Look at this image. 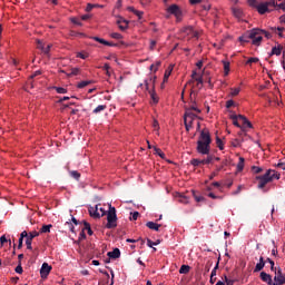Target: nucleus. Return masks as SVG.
<instances>
[{"mask_svg":"<svg viewBox=\"0 0 285 285\" xmlns=\"http://www.w3.org/2000/svg\"><path fill=\"white\" fill-rule=\"evenodd\" d=\"M155 154L158 155V157H160L161 159H164L166 157V154H164V151H161V149L154 147Z\"/></svg>","mask_w":285,"mask_h":285,"instance_id":"obj_43","label":"nucleus"},{"mask_svg":"<svg viewBox=\"0 0 285 285\" xmlns=\"http://www.w3.org/2000/svg\"><path fill=\"white\" fill-rule=\"evenodd\" d=\"M281 175L274 169H268L263 176H257L258 188H266V184H271L273 179H279Z\"/></svg>","mask_w":285,"mask_h":285,"instance_id":"obj_2","label":"nucleus"},{"mask_svg":"<svg viewBox=\"0 0 285 285\" xmlns=\"http://www.w3.org/2000/svg\"><path fill=\"white\" fill-rule=\"evenodd\" d=\"M50 271H52V266H50L48 263H43L40 268V276L42 277V279H46V277L50 275Z\"/></svg>","mask_w":285,"mask_h":285,"instance_id":"obj_13","label":"nucleus"},{"mask_svg":"<svg viewBox=\"0 0 285 285\" xmlns=\"http://www.w3.org/2000/svg\"><path fill=\"white\" fill-rule=\"evenodd\" d=\"M16 273H18V275H22L23 274V267L21 266V262H18V266L14 268Z\"/></svg>","mask_w":285,"mask_h":285,"instance_id":"obj_46","label":"nucleus"},{"mask_svg":"<svg viewBox=\"0 0 285 285\" xmlns=\"http://www.w3.org/2000/svg\"><path fill=\"white\" fill-rule=\"evenodd\" d=\"M107 108L108 107L106 105H99L92 110V112L94 115H99V112H104V110H106Z\"/></svg>","mask_w":285,"mask_h":285,"instance_id":"obj_26","label":"nucleus"},{"mask_svg":"<svg viewBox=\"0 0 285 285\" xmlns=\"http://www.w3.org/2000/svg\"><path fill=\"white\" fill-rule=\"evenodd\" d=\"M268 4L276 10H285V0H269Z\"/></svg>","mask_w":285,"mask_h":285,"instance_id":"obj_12","label":"nucleus"},{"mask_svg":"<svg viewBox=\"0 0 285 285\" xmlns=\"http://www.w3.org/2000/svg\"><path fill=\"white\" fill-rule=\"evenodd\" d=\"M261 279L262 282H265L268 285H277L273 283V276H271V274H267L266 272L261 273Z\"/></svg>","mask_w":285,"mask_h":285,"instance_id":"obj_15","label":"nucleus"},{"mask_svg":"<svg viewBox=\"0 0 285 285\" xmlns=\"http://www.w3.org/2000/svg\"><path fill=\"white\" fill-rule=\"evenodd\" d=\"M53 88L58 92V95H66V92H68V89L63 87H53Z\"/></svg>","mask_w":285,"mask_h":285,"instance_id":"obj_44","label":"nucleus"},{"mask_svg":"<svg viewBox=\"0 0 285 285\" xmlns=\"http://www.w3.org/2000/svg\"><path fill=\"white\" fill-rule=\"evenodd\" d=\"M71 22H73L75 26H83V23H81V20L78 18H71Z\"/></svg>","mask_w":285,"mask_h":285,"instance_id":"obj_58","label":"nucleus"},{"mask_svg":"<svg viewBox=\"0 0 285 285\" xmlns=\"http://www.w3.org/2000/svg\"><path fill=\"white\" fill-rule=\"evenodd\" d=\"M190 164H191V166H194V167L202 166V160H199V159H197V158H193V159L190 160Z\"/></svg>","mask_w":285,"mask_h":285,"instance_id":"obj_47","label":"nucleus"},{"mask_svg":"<svg viewBox=\"0 0 285 285\" xmlns=\"http://www.w3.org/2000/svg\"><path fill=\"white\" fill-rule=\"evenodd\" d=\"M77 57H78L79 59H88V55H87V53L78 52V53H77Z\"/></svg>","mask_w":285,"mask_h":285,"instance_id":"obj_63","label":"nucleus"},{"mask_svg":"<svg viewBox=\"0 0 285 285\" xmlns=\"http://www.w3.org/2000/svg\"><path fill=\"white\" fill-rule=\"evenodd\" d=\"M196 81H197V86H198L199 88H202V86H204V78L198 77V78H196Z\"/></svg>","mask_w":285,"mask_h":285,"instance_id":"obj_59","label":"nucleus"},{"mask_svg":"<svg viewBox=\"0 0 285 285\" xmlns=\"http://www.w3.org/2000/svg\"><path fill=\"white\" fill-rule=\"evenodd\" d=\"M80 69L79 68H72L71 72L67 75V77H77L79 75Z\"/></svg>","mask_w":285,"mask_h":285,"instance_id":"obj_41","label":"nucleus"},{"mask_svg":"<svg viewBox=\"0 0 285 285\" xmlns=\"http://www.w3.org/2000/svg\"><path fill=\"white\" fill-rule=\"evenodd\" d=\"M197 119V115H195L190 110H186L184 115V124L187 132H190V128H193V122Z\"/></svg>","mask_w":285,"mask_h":285,"instance_id":"obj_6","label":"nucleus"},{"mask_svg":"<svg viewBox=\"0 0 285 285\" xmlns=\"http://www.w3.org/2000/svg\"><path fill=\"white\" fill-rule=\"evenodd\" d=\"M127 10L129 12H132L134 14H136V17H138V19H141L144 17V11H139V10L135 9V7H128Z\"/></svg>","mask_w":285,"mask_h":285,"instance_id":"obj_22","label":"nucleus"},{"mask_svg":"<svg viewBox=\"0 0 285 285\" xmlns=\"http://www.w3.org/2000/svg\"><path fill=\"white\" fill-rule=\"evenodd\" d=\"M107 255L110 257V259H119V257H121V252L119 248H115L112 252H108Z\"/></svg>","mask_w":285,"mask_h":285,"instance_id":"obj_21","label":"nucleus"},{"mask_svg":"<svg viewBox=\"0 0 285 285\" xmlns=\"http://www.w3.org/2000/svg\"><path fill=\"white\" fill-rule=\"evenodd\" d=\"M156 79H157V77H154V78L151 77L148 80H145V87L151 97V101L154 104H159V97H157V92H155V80Z\"/></svg>","mask_w":285,"mask_h":285,"instance_id":"obj_3","label":"nucleus"},{"mask_svg":"<svg viewBox=\"0 0 285 285\" xmlns=\"http://www.w3.org/2000/svg\"><path fill=\"white\" fill-rule=\"evenodd\" d=\"M138 218H139V212H134V213H131V219H132L134 222H137Z\"/></svg>","mask_w":285,"mask_h":285,"instance_id":"obj_60","label":"nucleus"},{"mask_svg":"<svg viewBox=\"0 0 285 285\" xmlns=\"http://www.w3.org/2000/svg\"><path fill=\"white\" fill-rule=\"evenodd\" d=\"M52 228V225H43L40 228V233H50V229Z\"/></svg>","mask_w":285,"mask_h":285,"instance_id":"obj_45","label":"nucleus"},{"mask_svg":"<svg viewBox=\"0 0 285 285\" xmlns=\"http://www.w3.org/2000/svg\"><path fill=\"white\" fill-rule=\"evenodd\" d=\"M171 72H173L171 69L165 71V75H164V81H165V82L168 81V79H169Z\"/></svg>","mask_w":285,"mask_h":285,"instance_id":"obj_57","label":"nucleus"},{"mask_svg":"<svg viewBox=\"0 0 285 285\" xmlns=\"http://www.w3.org/2000/svg\"><path fill=\"white\" fill-rule=\"evenodd\" d=\"M216 144H217V147L219 148V150H224V142L222 141V139L219 137H216Z\"/></svg>","mask_w":285,"mask_h":285,"instance_id":"obj_48","label":"nucleus"},{"mask_svg":"<svg viewBox=\"0 0 285 285\" xmlns=\"http://www.w3.org/2000/svg\"><path fill=\"white\" fill-rule=\"evenodd\" d=\"M89 215L90 217H94V219H99L101 215L99 214V205H96L95 207H89Z\"/></svg>","mask_w":285,"mask_h":285,"instance_id":"obj_17","label":"nucleus"},{"mask_svg":"<svg viewBox=\"0 0 285 285\" xmlns=\"http://www.w3.org/2000/svg\"><path fill=\"white\" fill-rule=\"evenodd\" d=\"M187 110H189V112H191V110H195V112H197L198 115L202 112V109L197 108L195 105H191Z\"/></svg>","mask_w":285,"mask_h":285,"instance_id":"obj_54","label":"nucleus"},{"mask_svg":"<svg viewBox=\"0 0 285 285\" xmlns=\"http://www.w3.org/2000/svg\"><path fill=\"white\" fill-rule=\"evenodd\" d=\"M116 23H117L119 30H127L128 29V20H126L121 17L117 18Z\"/></svg>","mask_w":285,"mask_h":285,"instance_id":"obj_16","label":"nucleus"},{"mask_svg":"<svg viewBox=\"0 0 285 285\" xmlns=\"http://www.w3.org/2000/svg\"><path fill=\"white\" fill-rule=\"evenodd\" d=\"M274 273H275L274 282H276L275 284L277 285L285 284V275L284 273H282V267H278V269L275 271Z\"/></svg>","mask_w":285,"mask_h":285,"instance_id":"obj_11","label":"nucleus"},{"mask_svg":"<svg viewBox=\"0 0 285 285\" xmlns=\"http://www.w3.org/2000/svg\"><path fill=\"white\" fill-rule=\"evenodd\" d=\"M94 41H97L98 43H101L102 46H110V41L105 40L104 38L99 37H92Z\"/></svg>","mask_w":285,"mask_h":285,"instance_id":"obj_27","label":"nucleus"},{"mask_svg":"<svg viewBox=\"0 0 285 285\" xmlns=\"http://www.w3.org/2000/svg\"><path fill=\"white\" fill-rule=\"evenodd\" d=\"M78 239H79V242H81L82 239H86V232H85V229H81Z\"/></svg>","mask_w":285,"mask_h":285,"instance_id":"obj_61","label":"nucleus"},{"mask_svg":"<svg viewBox=\"0 0 285 285\" xmlns=\"http://www.w3.org/2000/svg\"><path fill=\"white\" fill-rule=\"evenodd\" d=\"M183 37H189V39H199V32H197L191 26L183 27L180 29Z\"/></svg>","mask_w":285,"mask_h":285,"instance_id":"obj_8","label":"nucleus"},{"mask_svg":"<svg viewBox=\"0 0 285 285\" xmlns=\"http://www.w3.org/2000/svg\"><path fill=\"white\" fill-rule=\"evenodd\" d=\"M240 91H242L240 88H234V89H232L230 95H232V97H237V95H239Z\"/></svg>","mask_w":285,"mask_h":285,"instance_id":"obj_52","label":"nucleus"},{"mask_svg":"<svg viewBox=\"0 0 285 285\" xmlns=\"http://www.w3.org/2000/svg\"><path fill=\"white\" fill-rule=\"evenodd\" d=\"M70 177H72L73 179H77V181H79L81 174L77 170H72V171H70Z\"/></svg>","mask_w":285,"mask_h":285,"instance_id":"obj_36","label":"nucleus"},{"mask_svg":"<svg viewBox=\"0 0 285 285\" xmlns=\"http://www.w3.org/2000/svg\"><path fill=\"white\" fill-rule=\"evenodd\" d=\"M210 144H213V139L210 138V131L205 128L200 131L197 140V153L199 155H210Z\"/></svg>","mask_w":285,"mask_h":285,"instance_id":"obj_1","label":"nucleus"},{"mask_svg":"<svg viewBox=\"0 0 285 285\" xmlns=\"http://www.w3.org/2000/svg\"><path fill=\"white\" fill-rule=\"evenodd\" d=\"M243 126H240V128L245 129L246 128H253V124L250 121H248V118H245V120L242 121Z\"/></svg>","mask_w":285,"mask_h":285,"instance_id":"obj_31","label":"nucleus"},{"mask_svg":"<svg viewBox=\"0 0 285 285\" xmlns=\"http://www.w3.org/2000/svg\"><path fill=\"white\" fill-rule=\"evenodd\" d=\"M249 38L252 39L253 46H262L264 37L262 36V31L259 28L252 29L249 31Z\"/></svg>","mask_w":285,"mask_h":285,"instance_id":"obj_7","label":"nucleus"},{"mask_svg":"<svg viewBox=\"0 0 285 285\" xmlns=\"http://www.w3.org/2000/svg\"><path fill=\"white\" fill-rule=\"evenodd\" d=\"M102 70L106 71L107 77H110V65L109 63H105L102 67Z\"/></svg>","mask_w":285,"mask_h":285,"instance_id":"obj_50","label":"nucleus"},{"mask_svg":"<svg viewBox=\"0 0 285 285\" xmlns=\"http://www.w3.org/2000/svg\"><path fill=\"white\" fill-rule=\"evenodd\" d=\"M273 4H268V1L266 3L257 4L256 10L259 14H266V12H269L268 7Z\"/></svg>","mask_w":285,"mask_h":285,"instance_id":"obj_14","label":"nucleus"},{"mask_svg":"<svg viewBox=\"0 0 285 285\" xmlns=\"http://www.w3.org/2000/svg\"><path fill=\"white\" fill-rule=\"evenodd\" d=\"M36 43H37L38 50H41V52H43V50L46 48L45 45H43V41H41L40 39H37Z\"/></svg>","mask_w":285,"mask_h":285,"instance_id":"obj_42","label":"nucleus"},{"mask_svg":"<svg viewBox=\"0 0 285 285\" xmlns=\"http://www.w3.org/2000/svg\"><path fill=\"white\" fill-rule=\"evenodd\" d=\"M267 31H269L271 35L277 33V32H284V27H278V28H276V27H269V28L267 29Z\"/></svg>","mask_w":285,"mask_h":285,"instance_id":"obj_28","label":"nucleus"},{"mask_svg":"<svg viewBox=\"0 0 285 285\" xmlns=\"http://www.w3.org/2000/svg\"><path fill=\"white\" fill-rule=\"evenodd\" d=\"M90 83H92V81H90V80H83V81H80V82L77 85V88H86V86H90Z\"/></svg>","mask_w":285,"mask_h":285,"instance_id":"obj_39","label":"nucleus"},{"mask_svg":"<svg viewBox=\"0 0 285 285\" xmlns=\"http://www.w3.org/2000/svg\"><path fill=\"white\" fill-rule=\"evenodd\" d=\"M51 48H52V45H48L47 47H45V49L42 51L43 55H46L48 57V55H50Z\"/></svg>","mask_w":285,"mask_h":285,"instance_id":"obj_56","label":"nucleus"},{"mask_svg":"<svg viewBox=\"0 0 285 285\" xmlns=\"http://www.w3.org/2000/svg\"><path fill=\"white\" fill-rule=\"evenodd\" d=\"M266 262L269 264L272 273H275V271L278 269V267H275V261H273V259H271V258H267V259L265 261V263H266Z\"/></svg>","mask_w":285,"mask_h":285,"instance_id":"obj_32","label":"nucleus"},{"mask_svg":"<svg viewBox=\"0 0 285 285\" xmlns=\"http://www.w3.org/2000/svg\"><path fill=\"white\" fill-rule=\"evenodd\" d=\"M106 228L112 229L117 228V209L109 205V210L107 213V224Z\"/></svg>","mask_w":285,"mask_h":285,"instance_id":"obj_4","label":"nucleus"},{"mask_svg":"<svg viewBox=\"0 0 285 285\" xmlns=\"http://www.w3.org/2000/svg\"><path fill=\"white\" fill-rule=\"evenodd\" d=\"M147 228H149L150 230H156V233H159V228H161L160 224H157L155 222H147L146 223Z\"/></svg>","mask_w":285,"mask_h":285,"instance_id":"obj_20","label":"nucleus"},{"mask_svg":"<svg viewBox=\"0 0 285 285\" xmlns=\"http://www.w3.org/2000/svg\"><path fill=\"white\" fill-rule=\"evenodd\" d=\"M230 10H232L233 17H235V19H237L238 21H242V18L245 17L244 9H242L238 6H233Z\"/></svg>","mask_w":285,"mask_h":285,"instance_id":"obj_10","label":"nucleus"},{"mask_svg":"<svg viewBox=\"0 0 285 285\" xmlns=\"http://www.w3.org/2000/svg\"><path fill=\"white\" fill-rule=\"evenodd\" d=\"M276 168H281V170H285V163H278Z\"/></svg>","mask_w":285,"mask_h":285,"instance_id":"obj_64","label":"nucleus"},{"mask_svg":"<svg viewBox=\"0 0 285 285\" xmlns=\"http://www.w3.org/2000/svg\"><path fill=\"white\" fill-rule=\"evenodd\" d=\"M282 50H284V47L282 45H278L277 47H273L269 53V57H273L274 55L276 57H279V55H282Z\"/></svg>","mask_w":285,"mask_h":285,"instance_id":"obj_19","label":"nucleus"},{"mask_svg":"<svg viewBox=\"0 0 285 285\" xmlns=\"http://www.w3.org/2000/svg\"><path fill=\"white\" fill-rule=\"evenodd\" d=\"M250 8H257V0H248Z\"/></svg>","mask_w":285,"mask_h":285,"instance_id":"obj_62","label":"nucleus"},{"mask_svg":"<svg viewBox=\"0 0 285 285\" xmlns=\"http://www.w3.org/2000/svg\"><path fill=\"white\" fill-rule=\"evenodd\" d=\"M180 275H188L190 273V267L188 265H181L179 268Z\"/></svg>","mask_w":285,"mask_h":285,"instance_id":"obj_25","label":"nucleus"},{"mask_svg":"<svg viewBox=\"0 0 285 285\" xmlns=\"http://www.w3.org/2000/svg\"><path fill=\"white\" fill-rule=\"evenodd\" d=\"M244 157H239V161L237 164V170L238 173H242V170H244Z\"/></svg>","mask_w":285,"mask_h":285,"instance_id":"obj_35","label":"nucleus"},{"mask_svg":"<svg viewBox=\"0 0 285 285\" xmlns=\"http://www.w3.org/2000/svg\"><path fill=\"white\" fill-rule=\"evenodd\" d=\"M262 37L265 36V39H273V33L268 30L261 29Z\"/></svg>","mask_w":285,"mask_h":285,"instance_id":"obj_33","label":"nucleus"},{"mask_svg":"<svg viewBox=\"0 0 285 285\" xmlns=\"http://www.w3.org/2000/svg\"><path fill=\"white\" fill-rule=\"evenodd\" d=\"M39 232L37 230H33V232H26L23 230L21 234H20V238L21 239H26V246H27V249L28 250H32V239H35V237H39Z\"/></svg>","mask_w":285,"mask_h":285,"instance_id":"obj_5","label":"nucleus"},{"mask_svg":"<svg viewBox=\"0 0 285 285\" xmlns=\"http://www.w3.org/2000/svg\"><path fill=\"white\" fill-rule=\"evenodd\" d=\"M170 14H174V17H183L181 8L177 4H171L167 8V14L166 19H170Z\"/></svg>","mask_w":285,"mask_h":285,"instance_id":"obj_9","label":"nucleus"},{"mask_svg":"<svg viewBox=\"0 0 285 285\" xmlns=\"http://www.w3.org/2000/svg\"><path fill=\"white\" fill-rule=\"evenodd\" d=\"M242 141H244V138H242L240 140L238 138H236L233 140L232 146L234 148H239V146H242Z\"/></svg>","mask_w":285,"mask_h":285,"instance_id":"obj_37","label":"nucleus"},{"mask_svg":"<svg viewBox=\"0 0 285 285\" xmlns=\"http://www.w3.org/2000/svg\"><path fill=\"white\" fill-rule=\"evenodd\" d=\"M238 41H240V43H250V31L248 35L240 36Z\"/></svg>","mask_w":285,"mask_h":285,"instance_id":"obj_23","label":"nucleus"},{"mask_svg":"<svg viewBox=\"0 0 285 285\" xmlns=\"http://www.w3.org/2000/svg\"><path fill=\"white\" fill-rule=\"evenodd\" d=\"M111 39H124V36H121V33L118 32H114L110 35Z\"/></svg>","mask_w":285,"mask_h":285,"instance_id":"obj_55","label":"nucleus"},{"mask_svg":"<svg viewBox=\"0 0 285 285\" xmlns=\"http://www.w3.org/2000/svg\"><path fill=\"white\" fill-rule=\"evenodd\" d=\"M243 126H240V128L245 129L246 128H253V124L250 121H248V118H245V120L242 121Z\"/></svg>","mask_w":285,"mask_h":285,"instance_id":"obj_30","label":"nucleus"},{"mask_svg":"<svg viewBox=\"0 0 285 285\" xmlns=\"http://www.w3.org/2000/svg\"><path fill=\"white\" fill-rule=\"evenodd\" d=\"M243 126H240V128L245 129L246 128H253V124L250 121H248V118H245V120L242 121Z\"/></svg>","mask_w":285,"mask_h":285,"instance_id":"obj_29","label":"nucleus"},{"mask_svg":"<svg viewBox=\"0 0 285 285\" xmlns=\"http://www.w3.org/2000/svg\"><path fill=\"white\" fill-rule=\"evenodd\" d=\"M7 242H9V244H12V240H8V238H6V235L0 237V248L3 247L4 244H7Z\"/></svg>","mask_w":285,"mask_h":285,"instance_id":"obj_40","label":"nucleus"},{"mask_svg":"<svg viewBox=\"0 0 285 285\" xmlns=\"http://www.w3.org/2000/svg\"><path fill=\"white\" fill-rule=\"evenodd\" d=\"M264 266H266V261H264V256H261L259 262L256 264L254 268V273H259V271H264Z\"/></svg>","mask_w":285,"mask_h":285,"instance_id":"obj_18","label":"nucleus"},{"mask_svg":"<svg viewBox=\"0 0 285 285\" xmlns=\"http://www.w3.org/2000/svg\"><path fill=\"white\" fill-rule=\"evenodd\" d=\"M224 65V75L225 77H228V73L230 72V62L223 60Z\"/></svg>","mask_w":285,"mask_h":285,"instance_id":"obj_24","label":"nucleus"},{"mask_svg":"<svg viewBox=\"0 0 285 285\" xmlns=\"http://www.w3.org/2000/svg\"><path fill=\"white\" fill-rule=\"evenodd\" d=\"M85 228L82 230H87L88 235H92V228H90V223L83 222Z\"/></svg>","mask_w":285,"mask_h":285,"instance_id":"obj_38","label":"nucleus"},{"mask_svg":"<svg viewBox=\"0 0 285 285\" xmlns=\"http://www.w3.org/2000/svg\"><path fill=\"white\" fill-rule=\"evenodd\" d=\"M178 202L180 203V204H188V202H189V199H188V197L187 196H179V198H178Z\"/></svg>","mask_w":285,"mask_h":285,"instance_id":"obj_49","label":"nucleus"},{"mask_svg":"<svg viewBox=\"0 0 285 285\" xmlns=\"http://www.w3.org/2000/svg\"><path fill=\"white\" fill-rule=\"evenodd\" d=\"M252 170L255 173V175H259V173H263L264 169L262 167L253 166Z\"/></svg>","mask_w":285,"mask_h":285,"instance_id":"obj_51","label":"nucleus"},{"mask_svg":"<svg viewBox=\"0 0 285 285\" xmlns=\"http://www.w3.org/2000/svg\"><path fill=\"white\" fill-rule=\"evenodd\" d=\"M213 159H215V156L208 154L207 158L202 160V164L203 165L213 164Z\"/></svg>","mask_w":285,"mask_h":285,"instance_id":"obj_34","label":"nucleus"},{"mask_svg":"<svg viewBox=\"0 0 285 285\" xmlns=\"http://www.w3.org/2000/svg\"><path fill=\"white\" fill-rule=\"evenodd\" d=\"M157 245H159V240L154 243V242L150 240V238H147V246H149V248H153V246H157Z\"/></svg>","mask_w":285,"mask_h":285,"instance_id":"obj_53","label":"nucleus"}]
</instances>
